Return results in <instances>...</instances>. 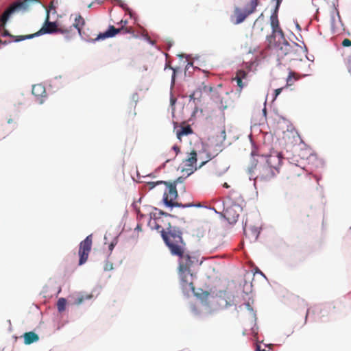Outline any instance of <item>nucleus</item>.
<instances>
[{
  "mask_svg": "<svg viewBox=\"0 0 351 351\" xmlns=\"http://www.w3.org/2000/svg\"><path fill=\"white\" fill-rule=\"evenodd\" d=\"M155 228L161 233V236L168 246L171 253L179 257L178 274L182 285L185 289L194 291L193 275L191 267L198 262L196 257L185 252V243L182 237L181 230L172 226L167 220L154 219Z\"/></svg>",
  "mask_w": 351,
  "mask_h": 351,
  "instance_id": "obj_1",
  "label": "nucleus"
},
{
  "mask_svg": "<svg viewBox=\"0 0 351 351\" xmlns=\"http://www.w3.org/2000/svg\"><path fill=\"white\" fill-rule=\"evenodd\" d=\"M148 189H153L156 187L161 189L164 192L163 201L164 203L169 207H191L193 205L188 204L182 205L177 202L176 200L178 197V191L176 189V182H168L165 181L149 182L147 184Z\"/></svg>",
  "mask_w": 351,
  "mask_h": 351,
  "instance_id": "obj_2",
  "label": "nucleus"
},
{
  "mask_svg": "<svg viewBox=\"0 0 351 351\" xmlns=\"http://www.w3.org/2000/svg\"><path fill=\"white\" fill-rule=\"evenodd\" d=\"M292 51L299 53L298 56H292V60H302L303 56H306V49L302 46L299 45L295 43H293L292 45L289 43L287 40H284L278 49V55L281 58L292 54Z\"/></svg>",
  "mask_w": 351,
  "mask_h": 351,
  "instance_id": "obj_3",
  "label": "nucleus"
},
{
  "mask_svg": "<svg viewBox=\"0 0 351 351\" xmlns=\"http://www.w3.org/2000/svg\"><path fill=\"white\" fill-rule=\"evenodd\" d=\"M258 5V4L256 3V0H251L243 10L236 7L232 16V19H234V23L239 24L243 22L249 15L256 11Z\"/></svg>",
  "mask_w": 351,
  "mask_h": 351,
  "instance_id": "obj_4",
  "label": "nucleus"
},
{
  "mask_svg": "<svg viewBox=\"0 0 351 351\" xmlns=\"http://www.w3.org/2000/svg\"><path fill=\"white\" fill-rule=\"evenodd\" d=\"M58 30V24L56 22L49 21V15L47 16L46 21L41 27V29L36 33L29 34L26 36H15V41L19 42L25 39L32 38L36 36H39L45 34H53L56 33Z\"/></svg>",
  "mask_w": 351,
  "mask_h": 351,
  "instance_id": "obj_5",
  "label": "nucleus"
},
{
  "mask_svg": "<svg viewBox=\"0 0 351 351\" xmlns=\"http://www.w3.org/2000/svg\"><path fill=\"white\" fill-rule=\"evenodd\" d=\"M38 0H24L23 1H16L11 5L3 14L1 22L5 24L10 15L19 10H26L31 3H38Z\"/></svg>",
  "mask_w": 351,
  "mask_h": 351,
  "instance_id": "obj_6",
  "label": "nucleus"
},
{
  "mask_svg": "<svg viewBox=\"0 0 351 351\" xmlns=\"http://www.w3.org/2000/svg\"><path fill=\"white\" fill-rule=\"evenodd\" d=\"M93 244V234H89L79 245L78 255L80 256L79 265L84 264L88 260Z\"/></svg>",
  "mask_w": 351,
  "mask_h": 351,
  "instance_id": "obj_7",
  "label": "nucleus"
},
{
  "mask_svg": "<svg viewBox=\"0 0 351 351\" xmlns=\"http://www.w3.org/2000/svg\"><path fill=\"white\" fill-rule=\"evenodd\" d=\"M119 33L123 34H134V31L132 27H124L123 25H121V27L119 28H115L113 25H110L108 29L105 32L99 34L95 40H104L108 38H111Z\"/></svg>",
  "mask_w": 351,
  "mask_h": 351,
  "instance_id": "obj_8",
  "label": "nucleus"
},
{
  "mask_svg": "<svg viewBox=\"0 0 351 351\" xmlns=\"http://www.w3.org/2000/svg\"><path fill=\"white\" fill-rule=\"evenodd\" d=\"M256 180L266 181L270 180L275 175L274 171L269 166L265 164L256 165L254 167Z\"/></svg>",
  "mask_w": 351,
  "mask_h": 351,
  "instance_id": "obj_9",
  "label": "nucleus"
},
{
  "mask_svg": "<svg viewBox=\"0 0 351 351\" xmlns=\"http://www.w3.org/2000/svg\"><path fill=\"white\" fill-rule=\"evenodd\" d=\"M197 153L193 150L189 157L182 162V172H185L188 176L193 173L196 170Z\"/></svg>",
  "mask_w": 351,
  "mask_h": 351,
  "instance_id": "obj_10",
  "label": "nucleus"
},
{
  "mask_svg": "<svg viewBox=\"0 0 351 351\" xmlns=\"http://www.w3.org/2000/svg\"><path fill=\"white\" fill-rule=\"evenodd\" d=\"M265 158V164L272 168L274 171L279 167L282 162V158L278 153L270 154Z\"/></svg>",
  "mask_w": 351,
  "mask_h": 351,
  "instance_id": "obj_11",
  "label": "nucleus"
},
{
  "mask_svg": "<svg viewBox=\"0 0 351 351\" xmlns=\"http://www.w3.org/2000/svg\"><path fill=\"white\" fill-rule=\"evenodd\" d=\"M277 11L278 10L276 9L275 12L270 16V25L272 28V34H278L282 37H284V32L280 27Z\"/></svg>",
  "mask_w": 351,
  "mask_h": 351,
  "instance_id": "obj_12",
  "label": "nucleus"
},
{
  "mask_svg": "<svg viewBox=\"0 0 351 351\" xmlns=\"http://www.w3.org/2000/svg\"><path fill=\"white\" fill-rule=\"evenodd\" d=\"M24 343L26 345H29L34 342H36L39 339L38 335L34 332H27L23 335Z\"/></svg>",
  "mask_w": 351,
  "mask_h": 351,
  "instance_id": "obj_13",
  "label": "nucleus"
},
{
  "mask_svg": "<svg viewBox=\"0 0 351 351\" xmlns=\"http://www.w3.org/2000/svg\"><path fill=\"white\" fill-rule=\"evenodd\" d=\"M193 133V130L191 127L188 125L186 126L182 127L180 130L177 131V137L180 140L182 136L189 135Z\"/></svg>",
  "mask_w": 351,
  "mask_h": 351,
  "instance_id": "obj_14",
  "label": "nucleus"
},
{
  "mask_svg": "<svg viewBox=\"0 0 351 351\" xmlns=\"http://www.w3.org/2000/svg\"><path fill=\"white\" fill-rule=\"evenodd\" d=\"M45 93V87L41 84H36L32 86V94L36 97L43 96Z\"/></svg>",
  "mask_w": 351,
  "mask_h": 351,
  "instance_id": "obj_15",
  "label": "nucleus"
},
{
  "mask_svg": "<svg viewBox=\"0 0 351 351\" xmlns=\"http://www.w3.org/2000/svg\"><path fill=\"white\" fill-rule=\"evenodd\" d=\"M84 25V20L80 15L76 16L75 19V23H73V29L75 28L80 32L82 26Z\"/></svg>",
  "mask_w": 351,
  "mask_h": 351,
  "instance_id": "obj_16",
  "label": "nucleus"
},
{
  "mask_svg": "<svg viewBox=\"0 0 351 351\" xmlns=\"http://www.w3.org/2000/svg\"><path fill=\"white\" fill-rule=\"evenodd\" d=\"M93 297V295L92 294L81 295L75 300L74 304L76 305H80L82 304L85 300L92 299Z\"/></svg>",
  "mask_w": 351,
  "mask_h": 351,
  "instance_id": "obj_17",
  "label": "nucleus"
},
{
  "mask_svg": "<svg viewBox=\"0 0 351 351\" xmlns=\"http://www.w3.org/2000/svg\"><path fill=\"white\" fill-rule=\"evenodd\" d=\"M296 80H298V77H296L295 73L290 72L287 79L286 87L292 86Z\"/></svg>",
  "mask_w": 351,
  "mask_h": 351,
  "instance_id": "obj_18",
  "label": "nucleus"
},
{
  "mask_svg": "<svg viewBox=\"0 0 351 351\" xmlns=\"http://www.w3.org/2000/svg\"><path fill=\"white\" fill-rule=\"evenodd\" d=\"M73 26H69V27H65L62 26H59L58 25V30L56 33H60L62 34H70L73 31Z\"/></svg>",
  "mask_w": 351,
  "mask_h": 351,
  "instance_id": "obj_19",
  "label": "nucleus"
},
{
  "mask_svg": "<svg viewBox=\"0 0 351 351\" xmlns=\"http://www.w3.org/2000/svg\"><path fill=\"white\" fill-rule=\"evenodd\" d=\"M66 304V299L61 298L58 300L57 302V308L60 312H62L65 310Z\"/></svg>",
  "mask_w": 351,
  "mask_h": 351,
  "instance_id": "obj_20",
  "label": "nucleus"
},
{
  "mask_svg": "<svg viewBox=\"0 0 351 351\" xmlns=\"http://www.w3.org/2000/svg\"><path fill=\"white\" fill-rule=\"evenodd\" d=\"M226 130H225V128H223L221 132V143L219 145V144L217 145V148L216 151L221 152L222 150V147H223L222 143L226 140Z\"/></svg>",
  "mask_w": 351,
  "mask_h": 351,
  "instance_id": "obj_21",
  "label": "nucleus"
},
{
  "mask_svg": "<svg viewBox=\"0 0 351 351\" xmlns=\"http://www.w3.org/2000/svg\"><path fill=\"white\" fill-rule=\"evenodd\" d=\"M228 197L232 200V203H237L239 202L238 199L240 198L241 197L237 192L232 191L231 192Z\"/></svg>",
  "mask_w": 351,
  "mask_h": 351,
  "instance_id": "obj_22",
  "label": "nucleus"
},
{
  "mask_svg": "<svg viewBox=\"0 0 351 351\" xmlns=\"http://www.w3.org/2000/svg\"><path fill=\"white\" fill-rule=\"evenodd\" d=\"M247 74H248V73L246 71L241 69V70L237 71V72L236 73V77H237L240 79H242V80H245L247 78Z\"/></svg>",
  "mask_w": 351,
  "mask_h": 351,
  "instance_id": "obj_23",
  "label": "nucleus"
},
{
  "mask_svg": "<svg viewBox=\"0 0 351 351\" xmlns=\"http://www.w3.org/2000/svg\"><path fill=\"white\" fill-rule=\"evenodd\" d=\"M233 80H235L237 82V86L239 88V91L241 92L243 88L245 86V84L243 82V80L235 76L233 78Z\"/></svg>",
  "mask_w": 351,
  "mask_h": 351,
  "instance_id": "obj_24",
  "label": "nucleus"
},
{
  "mask_svg": "<svg viewBox=\"0 0 351 351\" xmlns=\"http://www.w3.org/2000/svg\"><path fill=\"white\" fill-rule=\"evenodd\" d=\"M291 171L292 173L297 174L298 176L300 175V172L302 171V169H299L297 165H292Z\"/></svg>",
  "mask_w": 351,
  "mask_h": 351,
  "instance_id": "obj_25",
  "label": "nucleus"
},
{
  "mask_svg": "<svg viewBox=\"0 0 351 351\" xmlns=\"http://www.w3.org/2000/svg\"><path fill=\"white\" fill-rule=\"evenodd\" d=\"M342 45L343 47H350L351 46V40L348 38H345L342 42Z\"/></svg>",
  "mask_w": 351,
  "mask_h": 351,
  "instance_id": "obj_26",
  "label": "nucleus"
},
{
  "mask_svg": "<svg viewBox=\"0 0 351 351\" xmlns=\"http://www.w3.org/2000/svg\"><path fill=\"white\" fill-rule=\"evenodd\" d=\"M169 68L173 70V75H172V77H171V85L173 86L174 84H175L176 69H173L171 66H169Z\"/></svg>",
  "mask_w": 351,
  "mask_h": 351,
  "instance_id": "obj_27",
  "label": "nucleus"
},
{
  "mask_svg": "<svg viewBox=\"0 0 351 351\" xmlns=\"http://www.w3.org/2000/svg\"><path fill=\"white\" fill-rule=\"evenodd\" d=\"M283 87L282 88H277L274 90V99H276L278 95H280L282 92V90H283Z\"/></svg>",
  "mask_w": 351,
  "mask_h": 351,
  "instance_id": "obj_28",
  "label": "nucleus"
},
{
  "mask_svg": "<svg viewBox=\"0 0 351 351\" xmlns=\"http://www.w3.org/2000/svg\"><path fill=\"white\" fill-rule=\"evenodd\" d=\"M132 97H133V103L132 104V107H133L134 109L136 106L137 100L136 99V98L138 97V95L134 94V95H133Z\"/></svg>",
  "mask_w": 351,
  "mask_h": 351,
  "instance_id": "obj_29",
  "label": "nucleus"
},
{
  "mask_svg": "<svg viewBox=\"0 0 351 351\" xmlns=\"http://www.w3.org/2000/svg\"><path fill=\"white\" fill-rule=\"evenodd\" d=\"M172 149L175 152L176 156L180 152V147L177 145L173 146Z\"/></svg>",
  "mask_w": 351,
  "mask_h": 351,
  "instance_id": "obj_30",
  "label": "nucleus"
},
{
  "mask_svg": "<svg viewBox=\"0 0 351 351\" xmlns=\"http://www.w3.org/2000/svg\"><path fill=\"white\" fill-rule=\"evenodd\" d=\"M114 244L113 243H111L110 245H109V250L110 252H112L114 249Z\"/></svg>",
  "mask_w": 351,
  "mask_h": 351,
  "instance_id": "obj_31",
  "label": "nucleus"
},
{
  "mask_svg": "<svg viewBox=\"0 0 351 351\" xmlns=\"http://www.w3.org/2000/svg\"><path fill=\"white\" fill-rule=\"evenodd\" d=\"M176 101V98H174V97H172L171 98V104L172 106H173V105H174V104H175Z\"/></svg>",
  "mask_w": 351,
  "mask_h": 351,
  "instance_id": "obj_32",
  "label": "nucleus"
},
{
  "mask_svg": "<svg viewBox=\"0 0 351 351\" xmlns=\"http://www.w3.org/2000/svg\"><path fill=\"white\" fill-rule=\"evenodd\" d=\"M226 214L227 215L228 219H230V210L229 209L226 210Z\"/></svg>",
  "mask_w": 351,
  "mask_h": 351,
  "instance_id": "obj_33",
  "label": "nucleus"
},
{
  "mask_svg": "<svg viewBox=\"0 0 351 351\" xmlns=\"http://www.w3.org/2000/svg\"><path fill=\"white\" fill-rule=\"evenodd\" d=\"M120 23L125 27V25L128 23V21L121 20Z\"/></svg>",
  "mask_w": 351,
  "mask_h": 351,
  "instance_id": "obj_34",
  "label": "nucleus"
},
{
  "mask_svg": "<svg viewBox=\"0 0 351 351\" xmlns=\"http://www.w3.org/2000/svg\"><path fill=\"white\" fill-rule=\"evenodd\" d=\"M299 54H300L299 53H295V51H292V54H291V55H290L289 59H290V60H292V59H291V56H298Z\"/></svg>",
  "mask_w": 351,
  "mask_h": 351,
  "instance_id": "obj_35",
  "label": "nucleus"
},
{
  "mask_svg": "<svg viewBox=\"0 0 351 351\" xmlns=\"http://www.w3.org/2000/svg\"><path fill=\"white\" fill-rule=\"evenodd\" d=\"M282 0H277V4H276V10H278V7L280 5V3H281Z\"/></svg>",
  "mask_w": 351,
  "mask_h": 351,
  "instance_id": "obj_36",
  "label": "nucleus"
},
{
  "mask_svg": "<svg viewBox=\"0 0 351 351\" xmlns=\"http://www.w3.org/2000/svg\"><path fill=\"white\" fill-rule=\"evenodd\" d=\"M223 186L225 187V188H229V185L225 182L223 184Z\"/></svg>",
  "mask_w": 351,
  "mask_h": 351,
  "instance_id": "obj_37",
  "label": "nucleus"
},
{
  "mask_svg": "<svg viewBox=\"0 0 351 351\" xmlns=\"http://www.w3.org/2000/svg\"><path fill=\"white\" fill-rule=\"evenodd\" d=\"M111 269H112V265H110V267H109V268H108V267H106V268H105V269H106V270Z\"/></svg>",
  "mask_w": 351,
  "mask_h": 351,
  "instance_id": "obj_38",
  "label": "nucleus"
},
{
  "mask_svg": "<svg viewBox=\"0 0 351 351\" xmlns=\"http://www.w3.org/2000/svg\"><path fill=\"white\" fill-rule=\"evenodd\" d=\"M138 228V230H139V231H141V227H140V226H139V225H138V226H137V228Z\"/></svg>",
  "mask_w": 351,
  "mask_h": 351,
  "instance_id": "obj_39",
  "label": "nucleus"
},
{
  "mask_svg": "<svg viewBox=\"0 0 351 351\" xmlns=\"http://www.w3.org/2000/svg\"><path fill=\"white\" fill-rule=\"evenodd\" d=\"M138 228V230H139V231H141V227H140V226H139V225H138V226H137V228Z\"/></svg>",
  "mask_w": 351,
  "mask_h": 351,
  "instance_id": "obj_40",
  "label": "nucleus"
},
{
  "mask_svg": "<svg viewBox=\"0 0 351 351\" xmlns=\"http://www.w3.org/2000/svg\"><path fill=\"white\" fill-rule=\"evenodd\" d=\"M98 1V3H101L103 2L104 0H97Z\"/></svg>",
  "mask_w": 351,
  "mask_h": 351,
  "instance_id": "obj_41",
  "label": "nucleus"
},
{
  "mask_svg": "<svg viewBox=\"0 0 351 351\" xmlns=\"http://www.w3.org/2000/svg\"><path fill=\"white\" fill-rule=\"evenodd\" d=\"M233 220L236 221L234 216H232Z\"/></svg>",
  "mask_w": 351,
  "mask_h": 351,
  "instance_id": "obj_42",
  "label": "nucleus"
},
{
  "mask_svg": "<svg viewBox=\"0 0 351 351\" xmlns=\"http://www.w3.org/2000/svg\"><path fill=\"white\" fill-rule=\"evenodd\" d=\"M256 3L258 4V0H256Z\"/></svg>",
  "mask_w": 351,
  "mask_h": 351,
  "instance_id": "obj_43",
  "label": "nucleus"
}]
</instances>
